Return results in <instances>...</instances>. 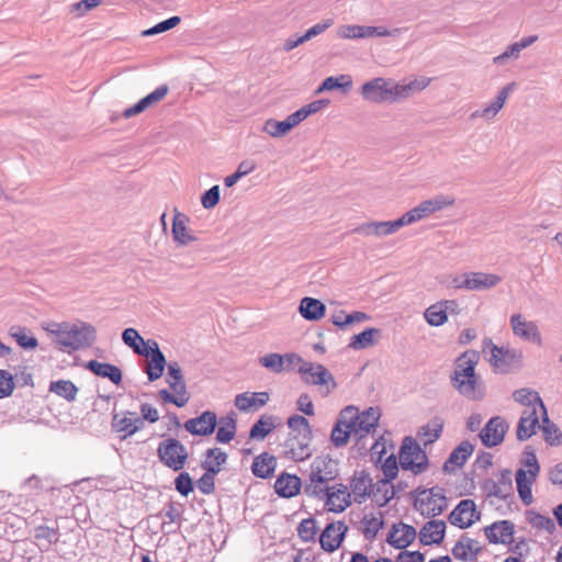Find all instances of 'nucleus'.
<instances>
[{
	"instance_id": "f257e3e1",
	"label": "nucleus",
	"mask_w": 562,
	"mask_h": 562,
	"mask_svg": "<svg viewBox=\"0 0 562 562\" xmlns=\"http://www.w3.org/2000/svg\"><path fill=\"white\" fill-rule=\"evenodd\" d=\"M429 82V78H422L408 83H397L378 77L364 82L360 93L366 101L372 103H393L409 98L415 91L424 90Z\"/></svg>"
},
{
	"instance_id": "f03ea898",
	"label": "nucleus",
	"mask_w": 562,
	"mask_h": 562,
	"mask_svg": "<svg viewBox=\"0 0 562 562\" xmlns=\"http://www.w3.org/2000/svg\"><path fill=\"white\" fill-rule=\"evenodd\" d=\"M338 475L337 463L330 458H316L310 468L308 482L305 483L304 493L310 497H322L327 484Z\"/></svg>"
},
{
	"instance_id": "7ed1b4c3",
	"label": "nucleus",
	"mask_w": 562,
	"mask_h": 562,
	"mask_svg": "<svg viewBox=\"0 0 562 562\" xmlns=\"http://www.w3.org/2000/svg\"><path fill=\"white\" fill-rule=\"evenodd\" d=\"M482 353L490 355L487 360L496 373H509L522 366L520 350L498 347L488 337L482 341Z\"/></svg>"
},
{
	"instance_id": "20e7f679",
	"label": "nucleus",
	"mask_w": 562,
	"mask_h": 562,
	"mask_svg": "<svg viewBox=\"0 0 562 562\" xmlns=\"http://www.w3.org/2000/svg\"><path fill=\"white\" fill-rule=\"evenodd\" d=\"M59 349H71L79 350L82 348L90 347L97 338L95 328L88 323H67L64 322V326L59 327Z\"/></svg>"
},
{
	"instance_id": "39448f33",
	"label": "nucleus",
	"mask_w": 562,
	"mask_h": 562,
	"mask_svg": "<svg viewBox=\"0 0 562 562\" xmlns=\"http://www.w3.org/2000/svg\"><path fill=\"white\" fill-rule=\"evenodd\" d=\"M522 464L526 469L520 468L516 472L517 491L522 503L530 505L533 502L531 486L540 472L537 456L530 447L524 451Z\"/></svg>"
},
{
	"instance_id": "423d86ee",
	"label": "nucleus",
	"mask_w": 562,
	"mask_h": 562,
	"mask_svg": "<svg viewBox=\"0 0 562 562\" xmlns=\"http://www.w3.org/2000/svg\"><path fill=\"white\" fill-rule=\"evenodd\" d=\"M297 372L305 384L318 386L323 396L329 395L337 389L334 375L321 363L307 361L303 367L297 368Z\"/></svg>"
},
{
	"instance_id": "0eeeda50",
	"label": "nucleus",
	"mask_w": 562,
	"mask_h": 562,
	"mask_svg": "<svg viewBox=\"0 0 562 562\" xmlns=\"http://www.w3.org/2000/svg\"><path fill=\"white\" fill-rule=\"evenodd\" d=\"M157 457L165 467L178 472L186 467L189 453L180 440L169 437L158 443Z\"/></svg>"
},
{
	"instance_id": "6e6552de",
	"label": "nucleus",
	"mask_w": 562,
	"mask_h": 562,
	"mask_svg": "<svg viewBox=\"0 0 562 562\" xmlns=\"http://www.w3.org/2000/svg\"><path fill=\"white\" fill-rule=\"evenodd\" d=\"M400 463L403 470L422 474L428 469V457L412 437H405L400 449Z\"/></svg>"
},
{
	"instance_id": "1a4fd4ad",
	"label": "nucleus",
	"mask_w": 562,
	"mask_h": 562,
	"mask_svg": "<svg viewBox=\"0 0 562 562\" xmlns=\"http://www.w3.org/2000/svg\"><path fill=\"white\" fill-rule=\"evenodd\" d=\"M414 507L424 517L439 516L447 508V497L443 494V490L435 486L418 491V495L414 501Z\"/></svg>"
},
{
	"instance_id": "9d476101",
	"label": "nucleus",
	"mask_w": 562,
	"mask_h": 562,
	"mask_svg": "<svg viewBox=\"0 0 562 562\" xmlns=\"http://www.w3.org/2000/svg\"><path fill=\"white\" fill-rule=\"evenodd\" d=\"M480 519L481 513L476 509L474 501L470 498L462 499L448 516L449 522L460 529L470 528Z\"/></svg>"
},
{
	"instance_id": "9b49d317",
	"label": "nucleus",
	"mask_w": 562,
	"mask_h": 562,
	"mask_svg": "<svg viewBox=\"0 0 562 562\" xmlns=\"http://www.w3.org/2000/svg\"><path fill=\"white\" fill-rule=\"evenodd\" d=\"M452 386L465 398L482 401L485 396V385L477 374L451 376Z\"/></svg>"
},
{
	"instance_id": "f8f14e48",
	"label": "nucleus",
	"mask_w": 562,
	"mask_h": 562,
	"mask_svg": "<svg viewBox=\"0 0 562 562\" xmlns=\"http://www.w3.org/2000/svg\"><path fill=\"white\" fill-rule=\"evenodd\" d=\"M355 412L344 408L333 427L330 439L335 447H344L348 443L350 435L355 434Z\"/></svg>"
},
{
	"instance_id": "ddd939ff",
	"label": "nucleus",
	"mask_w": 562,
	"mask_h": 562,
	"mask_svg": "<svg viewBox=\"0 0 562 562\" xmlns=\"http://www.w3.org/2000/svg\"><path fill=\"white\" fill-rule=\"evenodd\" d=\"M508 424L501 416L492 417L480 431V439L485 447L492 448L504 441Z\"/></svg>"
},
{
	"instance_id": "4468645a",
	"label": "nucleus",
	"mask_w": 562,
	"mask_h": 562,
	"mask_svg": "<svg viewBox=\"0 0 562 562\" xmlns=\"http://www.w3.org/2000/svg\"><path fill=\"white\" fill-rule=\"evenodd\" d=\"M482 491L486 497H496L498 499H507L513 495V480L509 470H503L497 481L492 479L485 480L482 484Z\"/></svg>"
},
{
	"instance_id": "2eb2a0df",
	"label": "nucleus",
	"mask_w": 562,
	"mask_h": 562,
	"mask_svg": "<svg viewBox=\"0 0 562 562\" xmlns=\"http://www.w3.org/2000/svg\"><path fill=\"white\" fill-rule=\"evenodd\" d=\"M347 530L348 527L344 521L328 524L319 537L322 549L329 553L336 551L341 546Z\"/></svg>"
},
{
	"instance_id": "dca6fc26",
	"label": "nucleus",
	"mask_w": 562,
	"mask_h": 562,
	"mask_svg": "<svg viewBox=\"0 0 562 562\" xmlns=\"http://www.w3.org/2000/svg\"><path fill=\"white\" fill-rule=\"evenodd\" d=\"M218 424L217 416L212 411H205L200 416L188 419L183 427L193 436H210Z\"/></svg>"
},
{
	"instance_id": "f3484780",
	"label": "nucleus",
	"mask_w": 562,
	"mask_h": 562,
	"mask_svg": "<svg viewBox=\"0 0 562 562\" xmlns=\"http://www.w3.org/2000/svg\"><path fill=\"white\" fill-rule=\"evenodd\" d=\"M510 326L516 337L539 346L541 345V334L535 322L525 319L521 314H513L510 316Z\"/></svg>"
},
{
	"instance_id": "a211bd4d",
	"label": "nucleus",
	"mask_w": 562,
	"mask_h": 562,
	"mask_svg": "<svg viewBox=\"0 0 562 562\" xmlns=\"http://www.w3.org/2000/svg\"><path fill=\"white\" fill-rule=\"evenodd\" d=\"M326 501L330 512L341 513L351 505V494L344 484L326 487L325 493L319 497Z\"/></svg>"
},
{
	"instance_id": "6ab92c4d",
	"label": "nucleus",
	"mask_w": 562,
	"mask_h": 562,
	"mask_svg": "<svg viewBox=\"0 0 562 562\" xmlns=\"http://www.w3.org/2000/svg\"><path fill=\"white\" fill-rule=\"evenodd\" d=\"M400 229L397 220L382 221V222H367L362 223L350 231L351 234L362 236L383 237L391 235Z\"/></svg>"
},
{
	"instance_id": "aec40b11",
	"label": "nucleus",
	"mask_w": 562,
	"mask_h": 562,
	"mask_svg": "<svg viewBox=\"0 0 562 562\" xmlns=\"http://www.w3.org/2000/svg\"><path fill=\"white\" fill-rule=\"evenodd\" d=\"M515 89H516V82H510V83L506 85L505 87H503L498 91L495 100L491 104L484 106L483 109L474 111L471 114V119L481 117L486 121L493 120L497 115V113L502 110V108L504 106L508 95Z\"/></svg>"
},
{
	"instance_id": "412c9836",
	"label": "nucleus",
	"mask_w": 562,
	"mask_h": 562,
	"mask_svg": "<svg viewBox=\"0 0 562 562\" xmlns=\"http://www.w3.org/2000/svg\"><path fill=\"white\" fill-rule=\"evenodd\" d=\"M416 529L404 522L394 524L387 535L386 542L395 549H405L416 538Z\"/></svg>"
},
{
	"instance_id": "4be33fe9",
	"label": "nucleus",
	"mask_w": 562,
	"mask_h": 562,
	"mask_svg": "<svg viewBox=\"0 0 562 562\" xmlns=\"http://www.w3.org/2000/svg\"><path fill=\"white\" fill-rule=\"evenodd\" d=\"M346 408H351L355 412V435L358 436L359 439L367 436L371 429H373L380 418V412L378 408L369 407L362 414H359L358 409L355 406H347Z\"/></svg>"
},
{
	"instance_id": "5701e85b",
	"label": "nucleus",
	"mask_w": 562,
	"mask_h": 562,
	"mask_svg": "<svg viewBox=\"0 0 562 562\" xmlns=\"http://www.w3.org/2000/svg\"><path fill=\"white\" fill-rule=\"evenodd\" d=\"M484 533L491 543H512L514 524L509 520H499L484 528Z\"/></svg>"
},
{
	"instance_id": "b1692460",
	"label": "nucleus",
	"mask_w": 562,
	"mask_h": 562,
	"mask_svg": "<svg viewBox=\"0 0 562 562\" xmlns=\"http://www.w3.org/2000/svg\"><path fill=\"white\" fill-rule=\"evenodd\" d=\"M168 91L169 88L167 85L159 86L153 92L140 99L136 104L125 109L123 112V116L125 119H130L132 116L140 114L146 109L160 102L168 94Z\"/></svg>"
},
{
	"instance_id": "393cba45",
	"label": "nucleus",
	"mask_w": 562,
	"mask_h": 562,
	"mask_svg": "<svg viewBox=\"0 0 562 562\" xmlns=\"http://www.w3.org/2000/svg\"><path fill=\"white\" fill-rule=\"evenodd\" d=\"M446 535V522L443 520H429L419 531V541L424 546L442 543Z\"/></svg>"
},
{
	"instance_id": "a878e982",
	"label": "nucleus",
	"mask_w": 562,
	"mask_h": 562,
	"mask_svg": "<svg viewBox=\"0 0 562 562\" xmlns=\"http://www.w3.org/2000/svg\"><path fill=\"white\" fill-rule=\"evenodd\" d=\"M540 427L538 411L536 408H525L516 430L519 441H525L536 434V429Z\"/></svg>"
},
{
	"instance_id": "bb28decb",
	"label": "nucleus",
	"mask_w": 562,
	"mask_h": 562,
	"mask_svg": "<svg viewBox=\"0 0 562 562\" xmlns=\"http://www.w3.org/2000/svg\"><path fill=\"white\" fill-rule=\"evenodd\" d=\"M501 282V277L494 273L467 272L464 290L483 291L496 286Z\"/></svg>"
},
{
	"instance_id": "cd10ccee",
	"label": "nucleus",
	"mask_w": 562,
	"mask_h": 562,
	"mask_svg": "<svg viewBox=\"0 0 562 562\" xmlns=\"http://www.w3.org/2000/svg\"><path fill=\"white\" fill-rule=\"evenodd\" d=\"M311 442L312 429H308L307 434L303 431L291 436L288 439L286 445L295 460H304L312 454Z\"/></svg>"
},
{
	"instance_id": "c85d7f7f",
	"label": "nucleus",
	"mask_w": 562,
	"mask_h": 562,
	"mask_svg": "<svg viewBox=\"0 0 562 562\" xmlns=\"http://www.w3.org/2000/svg\"><path fill=\"white\" fill-rule=\"evenodd\" d=\"M302 487L301 479L295 474L281 473L274 482L276 493L283 498H291L297 495Z\"/></svg>"
},
{
	"instance_id": "c756f323",
	"label": "nucleus",
	"mask_w": 562,
	"mask_h": 562,
	"mask_svg": "<svg viewBox=\"0 0 562 562\" xmlns=\"http://www.w3.org/2000/svg\"><path fill=\"white\" fill-rule=\"evenodd\" d=\"M149 344H151L149 347L150 360L145 371L147 373L148 380L154 382L162 375L167 361L157 341L149 339Z\"/></svg>"
},
{
	"instance_id": "7c9ffc66",
	"label": "nucleus",
	"mask_w": 562,
	"mask_h": 562,
	"mask_svg": "<svg viewBox=\"0 0 562 562\" xmlns=\"http://www.w3.org/2000/svg\"><path fill=\"white\" fill-rule=\"evenodd\" d=\"M482 551L479 541L463 535L452 548V554L461 561H473Z\"/></svg>"
},
{
	"instance_id": "2f4dec72",
	"label": "nucleus",
	"mask_w": 562,
	"mask_h": 562,
	"mask_svg": "<svg viewBox=\"0 0 562 562\" xmlns=\"http://www.w3.org/2000/svg\"><path fill=\"white\" fill-rule=\"evenodd\" d=\"M373 485L374 484L369 473L366 471L355 472L350 482V488L355 495V501L361 503L367 497L372 496L374 491Z\"/></svg>"
},
{
	"instance_id": "473e14b6",
	"label": "nucleus",
	"mask_w": 562,
	"mask_h": 562,
	"mask_svg": "<svg viewBox=\"0 0 562 562\" xmlns=\"http://www.w3.org/2000/svg\"><path fill=\"white\" fill-rule=\"evenodd\" d=\"M269 398L268 392H244L236 395L234 404L239 411L249 412L263 407Z\"/></svg>"
},
{
	"instance_id": "72a5a7b5",
	"label": "nucleus",
	"mask_w": 562,
	"mask_h": 562,
	"mask_svg": "<svg viewBox=\"0 0 562 562\" xmlns=\"http://www.w3.org/2000/svg\"><path fill=\"white\" fill-rule=\"evenodd\" d=\"M189 217L180 213L177 209L175 210V216L172 221V237L179 246H187L188 244L195 241L196 237L189 233L188 224Z\"/></svg>"
},
{
	"instance_id": "f704fd0d",
	"label": "nucleus",
	"mask_w": 562,
	"mask_h": 562,
	"mask_svg": "<svg viewBox=\"0 0 562 562\" xmlns=\"http://www.w3.org/2000/svg\"><path fill=\"white\" fill-rule=\"evenodd\" d=\"M480 361V352L474 349H469L461 353L454 362V370L451 376H457V379L461 375L467 374H476L475 368Z\"/></svg>"
},
{
	"instance_id": "c9c22d12",
	"label": "nucleus",
	"mask_w": 562,
	"mask_h": 562,
	"mask_svg": "<svg viewBox=\"0 0 562 562\" xmlns=\"http://www.w3.org/2000/svg\"><path fill=\"white\" fill-rule=\"evenodd\" d=\"M86 369L95 374L97 376L106 378L114 384H120L122 381V371L119 367L99 362L97 360H90L86 364Z\"/></svg>"
},
{
	"instance_id": "e433bc0d",
	"label": "nucleus",
	"mask_w": 562,
	"mask_h": 562,
	"mask_svg": "<svg viewBox=\"0 0 562 562\" xmlns=\"http://www.w3.org/2000/svg\"><path fill=\"white\" fill-rule=\"evenodd\" d=\"M299 312L307 321H318L325 315L326 306L319 300L306 296L301 300Z\"/></svg>"
},
{
	"instance_id": "4c0bfd02",
	"label": "nucleus",
	"mask_w": 562,
	"mask_h": 562,
	"mask_svg": "<svg viewBox=\"0 0 562 562\" xmlns=\"http://www.w3.org/2000/svg\"><path fill=\"white\" fill-rule=\"evenodd\" d=\"M123 342L133 349L137 355L148 357L149 356V340L145 341L135 328H126L122 333Z\"/></svg>"
},
{
	"instance_id": "58836bf2",
	"label": "nucleus",
	"mask_w": 562,
	"mask_h": 562,
	"mask_svg": "<svg viewBox=\"0 0 562 562\" xmlns=\"http://www.w3.org/2000/svg\"><path fill=\"white\" fill-rule=\"evenodd\" d=\"M276 467L277 459L268 452H263L254 459L251 471L257 477L268 479L273 474Z\"/></svg>"
},
{
	"instance_id": "ea45409f",
	"label": "nucleus",
	"mask_w": 562,
	"mask_h": 562,
	"mask_svg": "<svg viewBox=\"0 0 562 562\" xmlns=\"http://www.w3.org/2000/svg\"><path fill=\"white\" fill-rule=\"evenodd\" d=\"M474 450L473 445L470 441H462L458 447H456L450 453L449 458L443 464L445 471H450V465L454 468H461L468 460V458L472 454Z\"/></svg>"
},
{
	"instance_id": "a19ab883",
	"label": "nucleus",
	"mask_w": 562,
	"mask_h": 562,
	"mask_svg": "<svg viewBox=\"0 0 562 562\" xmlns=\"http://www.w3.org/2000/svg\"><path fill=\"white\" fill-rule=\"evenodd\" d=\"M513 398L515 402L526 406V408H540V411H544L546 405L543 401L541 400L538 392L522 387L514 391Z\"/></svg>"
},
{
	"instance_id": "79ce46f5",
	"label": "nucleus",
	"mask_w": 562,
	"mask_h": 562,
	"mask_svg": "<svg viewBox=\"0 0 562 562\" xmlns=\"http://www.w3.org/2000/svg\"><path fill=\"white\" fill-rule=\"evenodd\" d=\"M443 422L436 417L427 425L422 426L417 431V437L424 440V445L428 446L438 440L442 434Z\"/></svg>"
},
{
	"instance_id": "37998d69",
	"label": "nucleus",
	"mask_w": 562,
	"mask_h": 562,
	"mask_svg": "<svg viewBox=\"0 0 562 562\" xmlns=\"http://www.w3.org/2000/svg\"><path fill=\"white\" fill-rule=\"evenodd\" d=\"M391 481L392 480L381 479L373 485L374 491L372 496L380 507L385 506L396 495L395 486L390 485Z\"/></svg>"
},
{
	"instance_id": "c03bdc74",
	"label": "nucleus",
	"mask_w": 562,
	"mask_h": 562,
	"mask_svg": "<svg viewBox=\"0 0 562 562\" xmlns=\"http://www.w3.org/2000/svg\"><path fill=\"white\" fill-rule=\"evenodd\" d=\"M220 427L216 432V440L220 443H227L232 441L236 435V418L232 413L227 416L221 417L218 420Z\"/></svg>"
},
{
	"instance_id": "a18cd8bd",
	"label": "nucleus",
	"mask_w": 562,
	"mask_h": 562,
	"mask_svg": "<svg viewBox=\"0 0 562 562\" xmlns=\"http://www.w3.org/2000/svg\"><path fill=\"white\" fill-rule=\"evenodd\" d=\"M541 420L542 425L540 427L546 442L550 446L561 445L562 434L559 427L549 419L547 407L544 411H541Z\"/></svg>"
},
{
	"instance_id": "49530a36",
	"label": "nucleus",
	"mask_w": 562,
	"mask_h": 562,
	"mask_svg": "<svg viewBox=\"0 0 562 562\" xmlns=\"http://www.w3.org/2000/svg\"><path fill=\"white\" fill-rule=\"evenodd\" d=\"M227 461V454L220 448H210L205 452V460L201 467L209 472L220 473L221 468Z\"/></svg>"
},
{
	"instance_id": "de8ad7c7",
	"label": "nucleus",
	"mask_w": 562,
	"mask_h": 562,
	"mask_svg": "<svg viewBox=\"0 0 562 562\" xmlns=\"http://www.w3.org/2000/svg\"><path fill=\"white\" fill-rule=\"evenodd\" d=\"M167 383L175 393H182V395H189L187 392V386L183 380L182 371L178 362H170L168 364Z\"/></svg>"
},
{
	"instance_id": "09e8293b",
	"label": "nucleus",
	"mask_w": 562,
	"mask_h": 562,
	"mask_svg": "<svg viewBox=\"0 0 562 562\" xmlns=\"http://www.w3.org/2000/svg\"><path fill=\"white\" fill-rule=\"evenodd\" d=\"M276 428L273 416H261L250 428L249 438L262 440Z\"/></svg>"
},
{
	"instance_id": "8fccbe9b",
	"label": "nucleus",
	"mask_w": 562,
	"mask_h": 562,
	"mask_svg": "<svg viewBox=\"0 0 562 562\" xmlns=\"http://www.w3.org/2000/svg\"><path fill=\"white\" fill-rule=\"evenodd\" d=\"M352 88V80L347 75H340L337 77H328L326 78L319 88L317 89V92H322L325 90H341L344 93H348Z\"/></svg>"
},
{
	"instance_id": "3c124183",
	"label": "nucleus",
	"mask_w": 562,
	"mask_h": 562,
	"mask_svg": "<svg viewBox=\"0 0 562 562\" xmlns=\"http://www.w3.org/2000/svg\"><path fill=\"white\" fill-rule=\"evenodd\" d=\"M380 335V329L378 328H367L360 334L355 335L348 347L353 350H362L368 347H371L375 344L374 336Z\"/></svg>"
},
{
	"instance_id": "603ef678",
	"label": "nucleus",
	"mask_w": 562,
	"mask_h": 562,
	"mask_svg": "<svg viewBox=\"0 0 562 562\" xmlns=\"http://www.w3.org/2000/svg\"><path fill=\"white\" fill-rule=\"evenodd\" d=\"M49 391L60 397H64L68 402L75 401L78 394V387L69 380H58L50 382Z\"/></svg>"
},
{
	"instance_id": "864d4df0",
	"label": "nucleus",
	"mask_w": 562,
	"mask_h": 562,
	"mask_svg": "<svg viewBox=\"0 0 562 562\" xmlns=\"http://www.w3.org/2000/svg\"><path fill=\"white\" fill-rule=\"evenodd\" d=\"M132 412L125 411L122 414L114 413L112 417V428L115 432L122 434V439L132 436Z\"/></svg>"
},
{
	"instance_id": "5fc2aeb1",
	"label": "nucleus",
	"mask_w": 562,
	"mask_h": 562,
	"mask_svg": "<svg viewBox=\"0 0 562 562\" xmlns=\"http://www.w3.org/2000/svg\"><path fill=\"white\" fill-rule=\"evenodd\" d=\"M361 522L363 525V536L369 541H372L384 526L382 516L364 515Z\"/></svg>"
},
{
	"instance_id": "6e6d98bb",
	"label": "nucleus",
	"mask_w": 562,
	"mask_h": 562,
	"mask_svg": "<svg viewBox=\"0 0 562 562\" xmlns=\"http://www.w3.org/2000/svg\"><path fill=\"white\" fill-rule=\"evenodd\" d=\"M428 215H430L429 211H428L425 202L423 201L417 206L409 210L408 212L403 214L400 218H397V223H398L400 228H402L403 226L411 225L417 221H420V220L427 217Z\"/></svg>"
},
{
	"instance_id": "4d7b16f0",
	"label": "nucleus",
	"mask_w": 562,
	"mask_h": 562,
	"mask_svg": "<svg viewBox=\"0 0 562 562\" xmlns=\"http://www.w3.org/2000/svg\"><path fill=\"white\" fill-rule=\"evenodd\" d=\"M292 128L293 127L288 119H285L283 121H277L273 119H269L265 123L263 132H266L271 137L278 138V137H283L284 135H286Z\"/></svg>"
},
{
	"instance_id": "13d9d810",
	"label": "nucleus",
	"mask_w": 562,
	"mask_h": 562,
	"mask_svg": "<svg viewBox=\"0 0 562 562\" xmlns=\"http://www.w3.org/2000/svg\"><path fill=\"white\" fill-rule=\"evenodd\" d=\"M25 327L16 326L10 329L11 336L15 339L18 345L23 349H35L38 341L34 336H30Z\"/></svg>"
},
{
	"instance_id": "bf43d9fd",
	"label": "nucleus",
	"mask_w": 562,
	"mask_h": 562,
	"mask_svg": "<svg viewBox=\"0 0 562 562\" xmlns=\"http://www.w3.org/2000/svg\"><path fill=\"white\" fill-rule=\"evenodd\" d=\"M527 521L537 529L546 530L549 533L554 532L555 530V524L554 521L548 517L543 516L535 510H528L526 513Z\"/></svg>"
},
{
	"instance_id": "052dcab7",
	"label": "nucleus",
	"mask_w": 562,
	"mask_h": 562,
	"mask_svg": "<svg viewBox=\"0 0 562 562\" xmlns=\"http://www.w3.org/2000/svg\"><path fill=\"white\" fill-rule=\"evenodd\" d=\"M259 363L272 373H281L285 370L284 357L277 352L267 353L258 359Z\"/></svg>"
},
{
	"instance_id": "680f3d73",
	"label": "nucleus",
	"mask_w": 562,
	"mask_h": 562,
	"mask_svg": "<svg viewBox=\"0 0 562 562\" xmlns=\"http://www.w3.org/2000/svg\"><path fill=\"white\" fill-rule=\"evenodd\" d=\"M441 305L442 304L437 302L426 308L424 317L429 325L438 327L448 321V317L445 314V310H442Z\"/></svg>"
},
{
	"instance_id": "e2e57ef3",
	"label": "nucleus",
	"mask_w": 562,
	"mask_h": 562,
	"mask_svg": "<svg viewBox=\"0 0 562 562\" xmlns=\"http://www.w3.org/2000/svg\"><path fill=\"white\" fill-rule=\"evenodd\" d=\"M34 538L36 540H43L46 542V548L50 544L58 542L59 540V530L58 528H52L48 526H37L34 529Z\"/></svg>"
},
{
	"instance_id": "0e129e2a",
	"label": "nucleus",
	"mask_w": 562,
	"mask_h": 562,
	"mask_svg": "<svg viewBox=\"0 0 562 562\" xmlns=\"http://www.w3.org/2000/svg\"><path fill=\"white\" fill-rule=\"evenodd\" d=\"M316 520L314 518L303 519L297 527V535L304 542H311L315 540L316 536Z\"/></svg>"
},
{
	"instance_id": "69168bd1",
	"label": "nucleus",
	"mask_w": 562,
	"mask_h": 562,
	"mask_svg": "<svg viewBox=\"0 0 562 562\" xmlns=\"http://www.w3.org/2000/svg\"><path fill=\"white\" fill-rule=\"evenodd\" d=\"M181 22L180 16L173 15L165 21H161L154 25L153 27H149L142 32L143 36H153L159 33H164L166 31H169L177 26Z\"/></svg>"
},
{
	"instance_id": "338daca9",
	"label": "nucleus",
	"mask_w": 562,
	"mask_h": 562,
	"mask_svg": "<svg viewBox=\"0 0 562 562\" xmlns=\"http://www.w3.org/2000/svg\"><path fill=\"white\" fill-rule=\"evenodd\" d=\"M175 488L179 494L186 497L193 492V481L188 472H180L175 479Z\"/></svg>"
},
{
	"instance_id": "774afa93",
	"label": "nucleus",
	"mask_w": 562,
	"mask_h": 562,
	"mask_svg": "<svg viewBox=\"0 0 562 562\" xmlns=\"http://www.w3.org/2000/svg\"><path fill=\"white\" fill-rule=\"evenodd\" d=\"M217 472L205 471L198 480L196 485L202 494L210 495L215 491V475Z\"/></svg>"
}]
</instances>
